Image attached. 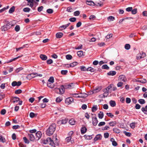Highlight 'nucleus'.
Wrapping results in <instances>:
<instances>
[{"label":"nucleus","instance_id":"nucleus-4","mask_svg":"<svg viewBox=\"0 0 147 147\" xmlns=\"http://www.w3.org/2000/svg\"><path fill=\"white\" fill-rule=\"evenodd\" d=\"M55 91L57 93L62 94H63L65 91L64 87L63 85H61L59 88H55Z\"/></svg>","mask_w":147,"mask_h":147},{"label":"nucleus","instance_id":"nucleus-12","mask_svg":"<svg viewBox=\"0 0 147 147\" xmlns=\"http://www.w3.org/2000/svg\"><path fill=\"white\" fill-rule=\"evenodd\" d=\"M86 3L87 5H89L91 6H95V3L92 1H87Z\"/></svg>","mask_w":147,"mask_h":147},{"label":"nucleus","instance_id":"nucleus-22","mask_svg":"<svg viewBox=\"0 0 147 147\" xmlns=\"http://www.w3.org/2000/svg\"><path fill=\"white\" fill-rule=\"evenodd\" d=\"M95 3V5L99 6L100 7H101L103 6L102 3L100 1H99V2H96Z\"/></svg>","mask_w":147,"mask_h":147},{"label":"nucleus","instance_id":"nucleus-56","mask_svg":"<svg viewBox=\"0 0 147 147\" xmlns=\"http://www.w3.org/2000/svg\"><path fill=\"white\" fill-rule=\"evenodd\" d=\"M80 14V12L79 11H77L74 13V15L75 16H78Z\"/></svg>","mask_w":147,"mask_h":147},{"label":"nucleus","instance_id":"nucleus-14","mask_svg":"<svg viewBox=\"0 0 147 147\" xmlns=\"http://www.w3.org/2000/svg\"><path fill=\"white\" fill-rule=\"evenodd\" d=\"M73 101V99L72 97H69L66 98L65 100L66 103H70Z\"/></svg>","mask_w":147,"mask_h":147},{"label":"nucleus","instance_id":"nucleus-3","mask_svg":"<svg viewBox=\"0 0 147 147\" xmlns=\"http://www.w3.org/2000/svg\"><path fill=\"white\" fill-rule=\"evenodd\" d=\"M13 26V25L12 24V22H7L5 25L1 27V30L2 31H4L10 29L11 26Z\"/></svg>","mask_w":147,"mask_h":147},{"label":"nucleus","instance_id":"nucleus-40","mask_svg":"<svg viewBox=\"0 0 147 147\" xmlns=\"http://www.w3.org/2000/svg\"><path fill=\"white\" fill-rule=\"evenodd\" d=\"M109 124L111 126H114L116 125V123L115 121H112L110 122Z\"/></svg>","mask_w":147,"mask_h":147},{"label":"nucleus","instance_id":"nucleus-25","mask_svg":"<svg viewBox=\"0 0 147 147\" xmlns=\"http://www.w3.org/2000/svg\"><path fill=\"white\" fill-rule=\"evenodd\" d=\"M13 102L14 103L17 102L20 100V98L17 97H13L12 98Z\"/></svg>","mask_w":147,"mask_h":147},{"label":"nucleus","instance_id":"nucleus-50","mask_svg":"<svg viewBox=\"0 0 147 147\" xmlns=\"http://www.w3.org/2000/svg\"><path fill=\"white\" fill-rule=\"evenodd\" d=\"M62 100V98L60 97H57L56 100V101L57 102H59Z\"/></svg>","mask_w":147,"mask_h":147},{"label":"nucleus","instance_id":"nucleus-13","mask_svg":"<svg viewBox=\"0 0 147 147\" xmlns=\"http://www.w3.org/2000/svg\"><path fill=\"white\" fill-rule=\"evenodd\" d=\"M28 137L29 140L31 141H34L35 139V138L34 136L32 134H28Z\"/></svg>","mask_w":147,"mask_h":147},{"label":"nucleus","instance_id":"nucleus-23","mask_svg":"<svg viewBox=\"0 0 147 147\" xmlns=\"http://www.w3.org/2000/svg\"><path fill=\"white\" fill-rule=\"evenodd\" d=\"M27 1H28V3H30V5H29L31 8H32L33 6V2L34 0H26Z\"/></svg>","mask_w":147,"mask_h":147},{"label":"nucleus","instance_id":"nucleus-51","mask_svg":"<svg viewBox=\"0 0 147 147\" xmlns=\"http://www.w3.org/2000/svg\"><path fill=\"white\" fill-rule=\"evenodd\" d=\"M76 18L74 17L71 18L69 19V20L71 22H74L76 21Z\"/></svg>","mask_w":147,"mask_h":147},{"label":"nucleus","instance_id":"nucleus-39","mask_svg":"<svg viewBox=\"0 0 147 147\" xmlns=\"http://www.w3.org/2000/svg\"><path fill=\"white\" fill-rule=\"evenodd\" d=\"M113 131L116 133L119 134L120 132V130L117 128H115L113 129Z\"/></svg>","mask_w":147,"mask_h":147},{"label":"nucleus","instance_id":"nucleus-15","mask_svg":"<svg viewBox=\"0 0 147 147\" xmlns=\"http://www.w3.org/2000/svg\"><path fill=\"white\" fill-rule=\"evenodd\" d=\"M110 141L112 142V144L113 146H116L117 145V142L113 138H111Z\"/></svg>","mask_w":147,"mask_h":147},{"label":"nucleus","instance_id":"nucleus-45","mask_svg":"<svg viewBox=\"0 0 147 147\" xmlns=\"http://www.w3.org/2000/svg\"><path fill=\"white\" fill-rule=\"evenodd\" d=\"M105 92L103 94V96H104V97H107L108 95L109 94V92L108 91H106V90H105L104 91Z\"/></svg>","mask_w":147,"mask_h":147},{"label":"nucleus","instance_id":"nucleus-29","mask_svg":"<svg viewBox=\"0 0 147 147\" xmlns=\"http://www.w3.org/2000/svg\"><path fill=\"white\" fill-rule=\"evenodd\" d=\"M15 9V7L14 6H13L12 7H11L9 9V12L10 13H12L14 11Z\"/></svg>","mask_w":147,"mask_h":147},{"label":"nucleus","instance_id":"nucleus-18","mask_svg":"<svg viewBox=\"0 0 147 147\" xmlns=\"http://www.w3.org/2000/svg\"><path fill=\"white\" fill-rule=\"evenodd\" d=\"M63 35V34L62 32H58L56 35V37L58 38H60L62 37Z\"/></svg>","mask_w":147,"mask_h":147},{"label":"nucleus","instance_id":"nucleus-21","mask_svg":"<svg viewBox=\"0 0 147 147\" xmlns=\"http://www.w3.org/2000/svg\"><path fill=\"white\" fill-rule=\"evenodd\" d=\"M69 122L70 124L73 125L75 124L76 121L74 119H71L69 120Z\"/></svg>","mask_w":147,"mask_h":147},{"label":"nucleus","instance_id":"nucleus-19","mask_svg":"<svg viewBox=\"0 0 147 147\" xmlns=\"http://www.w3.org/2000/svg\"><path fill=\"white\" fill-rule=\"evenodd\" d=\"M116 72L115 71H111L107 73V74L109 76H113L116 74Z\"/></svg>","mask_w":147,"mask_h":147},{"label":"nucleus","instance_id":"nucleus-52","mask_svg":"<svg viewBox=\"0 0 147 147\" xmlns=\"http://www.w3.org/2000/svg\"><path fill=\"white\" fill-rule=\"evenodd\" d=\"M67 72L68 71L67 70H62L61 71V73L63 75H66Z\"/></svg>","mask_w":147,"mask_h":147},{"label":"nucleus","instance_id":"nucleus-5","mask_svg":"<svg viewBox=\"0 0 147 147\" xmlns=\"http://www.w3.org/2000/svg\"><path fill=\"white\" fill-rule=\"evenodd\" d=\"M37 76L42 77V75L40 74H38L36 73H32L28 75L27 76L26 78L27 79L30 80L32 78Z\"/></svg>","mask_w":147,"mask_h":147},{"label":"nucleus","instance_id":"nucleus-6","mask_svg":"<svg viewBox=\"0 0 147 147\" xmlns=\"http://www.w3.org/2000/svg\"><path fill=\"white\" fill-rule=\"evenodd\" d=\"M146 56V53L143 51H142L139 54L137 55V59H141L144 58Z\"/></svg>","mask_w":147,"mask_h":147},{"label":"nucleus","instance_id":"nucleus-55","mask_svg":"<svg viewBox=\"0 0 147 147\" xmlns=\"http://www.w3.org/2000/svg\"><path fill=\"white\" fill-rule=\"evenodd\" d=\"M71 96L72 97H77V98H79L78 97H77V96H79V95H78V94H76V93L71 94Z\"/></svg>","mask_w":147,"mask_h":147},{"label":"nucleus","instance_id":"nucleus-27","mask_svg":"<svg viewBox=\"0 0 147 147\" xmlns=\"http://www.w3.org/2000/svg\"><path fill=\"white\" fill-rule=\"evenodd\" d=\"M87 129L85 127H82L81 129V132L82 134H84L86 131Z\"/></svg>","mask_w":147,"mask_h":147},{"label":"nucleus","instance_id":"nucleus-46","mask_svg":"<svg viewBox=\"0 0 147 147\" xmlns=\"http://www.w3.org/2000/svg\"><path fill=\"white\" fill-rule=\"evenodd\" d=\"M30 10V9L28 7H26L24 8L23 9V11L24 12H29Z\"/></svg>","mask_w":147,"mask_h":147},{"label":"nucleus","instance_id":"nucleus-47","mask_svg":"<svg viewBox=\"0 0 147 147\" xmlns=\"http://www.w3.org/2000/svg\"><path fill=\"white\" fill-rule=\"evenodd\" d=\"M23 139L25 143L28 144L29 143V140L27 139L26 137H24L23 138Z\"/></svg>","mask_w":147,"mask_h":147},{"label":"nucleus","instance_id":"nucleus-10","mask_svg":"<svg viewBox=\"0 0 147 147\" xmlns=\"http://www.w3.org/2000/svg\"><path fill=\"white\" fill-rule=\"evenodd\" d=\"M92 124L94 126H96L98 123L97 118L96 117H92Z\"/></svg>","mask_w":147,"mask_h":147},{"label":"nucleus","instance_id":"nucleus-48","mask_svg":"<svg viewBox=\"0 0 147 147\" xmlns=\"http://www.w3.org/2000/svg\"><path fill=\"white\" fill-rule=\"evenodd\" d=\"M97 106L95 105L92 107V111L93 112H94L97 110Z\"/></svg>","mask_w":147,"mask_h":147},{"label":"nucleus","instance_id":"nucleus-36","mask_svg":"<svg viewBox=\"0 0 147 147\" xmlns=\"http://www.w3.org/2000/svg\"><path fill=\"white\" fill-rule=\"evenodd\" d=\"M107 19L110 21H113L115 19V18L112 16H110L108 17Z\"/></svg>","mask_w":147,"mask_h":147},{"label":"nucleus","instance_id":"nucleus-58","mask_svg":"<svg viewBox=\"0 0 147 147\" xmlns=\"http://www.w3.org/2000/svg\"><path fill=\"white\" fill-rule=\"evenodd\" d=\"M105 124V122H101L98 124V126L99 127L104 125Z\"/></svg>","mask_w":147,"mask_h":147},{"label":"nucleus","instance_id":"nucleus-59","mask_svg":"<svg viewBox=\"0 0 147 147\" xmlns=\"http://www.w3.org/2000/svg\"><path fill=\"white\" fill-rule=\"evenodd\" d=\"M124 133H125V135H126L127 136L130 137L131 136V134L130 132H127L126 131H125L124 132Z\"/></svg>","mask_w":147,"mask_h":147},{"label":"nucleus","instance_id":"nucleus-57","mask_svg":"<svg viewBox=\"0 0 147 147\" xmlns=\"http://www.w3.org/2000/svg\"><path fill=\"white\" fill-rule=\"evenodd\" d=\"M133 9L132 7H128L126 9V10L127 11L130 12L132 10V9Z\"/></svg>","mask_w":147,"mask_h":147},{"label":"nucleus","instance_id":"nucleus-28","mask_svg":"<svg viewBox=\"0 0 147 147\" xmlns=\"http://www.w3.org/2000/svg\"><path fill=\"white\" fill-rule=\"evenodd\" d=\"M104 116L103 113L101 111L100 112V113L98 114V116L99 118L102 119L103 118Z\"/></svg>","mask_w":147,"mask_h":147},{"label":"nucleus","instance_id":"nucleus-64","mask_svg":"<svg viewBox=\"0 0 147 147\" xmlns=\"http://www.w3.org/2000/svg\"><path fill=\"white\" fill-rule=\"evenodd\" d=\"M47 63L48 64H51L53 63V60L51 59L47 60Z\"/></svg>","mask_w":147,"mask_h":147},{"label":"nucleus","instance_id":"nucleus-32","mask_svg":"<svg viewBox=\"0 0 147 147\" xmlns=\"http://www.w3.org/2000/svg\"><path fill=\"white\" fill-rule=\"evenodd\" d=\"M102 69L108 70L109 69V67L107 65L105 64L102 66Z\"/></svg>","mask_w":147,"mask_h":147},{"label":"nucleus","instance_id":"nucleus-17","mask_svg":"<svg viewBox=\"0 0 147 147\" xmlns=\"http://www.w3.org/2000/svg\"><path fill=\"white\" fill-rule=\"evenodd\" d=\"M47 86L51 88H53L54 87L55 85L53 83L48 82L47 84Z\"/></svg>","mask_w":147,"mask_h":147},{"label":"nucleus","instance_id":"nucleus-61","mask_svg":"<svg viewBox=\"0 0 147 147\" xmlns=\"http://www.w3.org/2000/svg\"><path fill=\"white\" fill-rule=\"evenodd\" d=\"M96 18V16L93 15H91L89 17V19L90 20H93Z\"/></svg>","mask_w":147,"mask_h":147},{"label":"nucleus","instance_id":"nucleus-44","mask_svg":"<svg viewBox=\"0 0 147 147\" xmlns=\"http://www.w3.org/2000/svg\"><path fill=\"white\" fill-rule=\"evenodd\" d=\"M22 92V91L20 89H18L17 90H16L15 91V94H18L21 93Z\"/></svg>","mask_w":147,"mask_h":147},{"label":"nucleus","instance_id":"nucleus-37","mask_svg":"<svg viewBox=\"0 0 147 147\" xmlns=\"http://www.w3.org/2000/svg\"><path fill=\"white\" fill-rule=\"evenodd\" d=\"M78 64V63L76 62H74L71 64L69 65V66H71V67H73L76 65Z\"/></svg>","mask_w":147,"mask_h":147},{"label":"nucleus","instance_id":"nucleus-53","mask_svg":"<svg viewBox=\"0 0 147 147\" xmlns=\"http://www.w3.org/2000/svg\"><path fill=\"white\" fill-rule=\"evenodd\" d=\"M53 11L52 9H49L47 10V12L48 13H53Z\"/></svg>","mask_w":147,"mask_h":147},{"label":"nucleus","instance_id":"nucleus-2","mask_svg":"<svg viewBox=\"0 0 147 147\" xmlns=\"http://www.w3.org/2000/svg\"><path fill=\"white\" fill-rule=\"evenodd\" d=\"M56 127V124L55 123H53L47 130V134L49 136L52 135L55 130Z\"/></svg>","mask_w":147,"mask_h":147},{"label":"nucleus","instance_id":"nucleus-9","mask_svg":"<svg viewBox=\"0 0 147 147\" xmlns=\"http://www.w3.org/2000/svg\"><path fill=\"white\" fill-rule=\"evenodd\" d=\"M64 86V89H71L74 87V85L73 83H71L69 84H66Z\"/></svg>","mask_w":147,"mask_h":147},{"label":"nucleus","instance_id":"nucleus-33","mask_svg":"<svg viewBox=\"0 0 147 147\" xmlns=\"http://www.w3.org/2000/svg\"><path fill=\"white\" fill-rule=\"evenodd\" d=\"M86 140H91L92 138V136L85 135L84 136Z\"/></svg>","mask_w":147,"mask_h":147},{"label":"nucleus","instance_id":"nucleus-31","mask_svg":"<svg viewBox=\"0 0 147 147\" xmlns=\"http://www.w3.org/2000/svg\"><path fill=\"white\" fill-rule=\"evenodd\" d=\"M87 71H90L91 72H94L95 71V69L93 68H92L91 67H88L87 69Z\"/></svg>","mask_w":147,"mask_h":147},{"label":"nucleus","instance_id":"nucleus-42","mask_svg":"<svg viewBox=\"0 0 147 147\" xmlns=\"http://www.w3.org/2000/svg\"><path fill=\"white\" fill-rule=\"evenodd\" d=\"M138 102L140 104H143L145 103V101L143 99H140L138 100Z\"/></svg>","mask_w":147,"mask_h":147},{"label":"nucleus","instance_id":"nucleus-62","mask_svg":"<svg viewBox=\"0 0 147 147\" xmlns=\"http://www.w3.org/2000/svg\"><path fill=\"white\" fill-rule=\"evenodd\" d=\"M126 102L127 104L131 102V99L129 98H127L126 99Z\"/></svg>","mask_w":147,"mask_h":147},{"label":"nucleus","instance_id":"nucleus-26","mask_svg":"<svg viewBox=\"0 0 147 147\" xmlns=\"http://www.w3.org/2000/svg\"><path fill=\"white\" fill-rule=\"evenodd\" d=\"M109 103L111 106L112 107H114L116 105L115 102L114 101L112 100L110 101Z\"/></svg>","mask_w":147,"mask_h":147},{"label":"nucleus","instance_id":"nucleus-60","mask_svg":"<svg viewBox=\"0 0 147 147\" xmlns=\"http://www.w3.org/2000/svg\"><path fill=\"white\" fill-rule=\"evenodd\" d=\"M106 114L109 117L111 118H112L114 117V115L110 113H107Z\"/></svg>","mask_w":147,"mask_h":147},{"label":"nucleus","instance_id":"nucleus-41","mask_svg":"<svg viewBox=\"0 0 147 147\" xmlns=\"http://www.w3.org/2000/svg\"><path fill=\"white\" fill-rule=\"evenodd\" d=\"M131 13L133 14H135L137 13V8L134 9H132L131 11Z\"/></svg>","mask_w":147,"mask_h":147},{"label":"nucleus","instance_id":"nucleus-20","mask_svg":"<svg viewBox=\"0 0 147 147\" xmlns=\"http://www.w3.org/2000/svg\"><path fill=\"white\" fill-rule=\"evenodd\" d=\"M40 58L43 60H46L47 59V57L45 55L41 54L40 55Z\"/></svg>","mask_w":147,"mask_h":147},{"label":"nucleus","instance_id":"nucleus-30","mask_svg":"<svg viewBox=\"0 0 147 147\" xmlns=\"http://www.w3.org/2000/svg\"><path fill=\"white\" fill-rule=\"evenodd\" d=\"M113 84H111L108 86L106 88H105V90L106 91H108L109 92V90H110L113 87Z\"/></svg>","mask_w":147,"mask_h":147},{"label":"nucleus","instance_id":"nucleus-11","mask_svg":"<svg viewBox=\"0 0 147 147\" xmlns=\"http://www.w3.org/2000/svg\"><path fill=\"white\" fill-rule=\"evenodd\" d=\"M102 138V136L100 134H97L94 138V141L95 142L97 140H100Z\"/></svg>","mask_w":147,"mask_h":147},{"label":"nucleus","instance_id":"nucleus-8","mask_svg":"<svg viewBox=\"0 0 147 147\" xmlns=\"http://www.w3.org/2000/svg\"><path fill=\"white\" fill-rule=\"evenodd\" d=\"M36 137L35 139L37 140H39L41 138L42 134L41 132L40 131H38L36 134Z\"/></svg>","mask_w":147,"mask_h":147},{"label":"nucleus","instance_id":"nucleus-7","mask_svg":"<svg viewBox=\"0 0 147 147\" xmlns=\"http://www.w3.org/2000/svg\"><path fill=\"white\" fill-rule=\"evenodd\" d=\"M118 80L120 81H122L124 82L127 81V80L125 76L124 75H121L119 76L118 78Z\"/></svg>","mask_w":147,"mask_h":147},{"label":"nucleus","instance_id":"nucleus-1","mask_svg":"<svg viewBox=\"0 0 147 147\" xmlns=\"http://www.w3.org/2000/svg\"><path fill=\"white\" fill-rule=\"evenodd\" d=\"M58 142V140L57 138V135L55 134L53 137V140L50 137H48L46 140H44V143L45 144H49L50 145L55 147V145H56V143Z\"/></svg>","mask_w":147,"mask_h":147},{"label":"nucleus","instance_id":"nucleus-63","mask_svg":"<svg viewBox=\"0 0 147 147\" xmlns=\"http://www.w3.org/2000/svg\"><path fill=\"white\" fill-rule=\"evenodd\" d=\"M35 116V114L33 112H31L30 114V116L31 118H33Z\"/></svg>","mask_w":147,"mask_h":147},{"label":"nucleus","instance_id":"nucleus-35","mask_svg":"<svg viewBox=\"0 0 147 147\" xmlns=\"http://www.w3.org/2000/svg\"><path fill=\"white\" fill-rule=\"evenodd\" d=\"M48 82L53 83L54 82V78L53 77H51L48 80Z\"/></svg>","mask_w":147,"mask_h":147},{"label":"nucleus","instance_id":"nucleus-54","mask_svg":"<svg viewBox=\"0 0 147 147\" xmlns=\"http://www.w3.org/2000/svg\"><path fill=\"white\" fill-rule=\"evenodd\" d=\"M0 141L3 142H5V138L3 137L2 136L0 135Z\"/></svg>","mask_w":147,"mask_h":147},{"label":"nucleus","instance_id":"nucleus-16","mask_svg":"<svg viewBox=\"0 0 147 147\" xmlns=\"http://www.w3.org/2000/svg\"><path fill=\"white\" fill-rule=\"evenodd\" d=\"M88 96V94L85 93H81L80 96L78 97L79 98H85L87 97Z\"/></svg>","mask_w":147,"mask_h":147},{"label":"nucleus","instance_id":"nucleus-38","mask_svg":"<svg viewBox=\"0 0 147 147\" xmlns=\"http://www.w3.org/2000/svg\"><path fill=\"white\" fill-rule=\"evenodd\" d=\"M125 48L126 50H129L130 48V45L129 44H126L125 46Z\"/></svg>","mask_w":147,"mask_h":147},{"label":"nucleus","instance_id":"nucleus-43","mask_svg":"<svg viewBox=\"0 0 147 147\" xmlns=\"http://www.w3.org/2000/svg\"><path fill=\"white\" fill-rule=\"evenodd\" d=\"M20 29V27L19 25H16L15 28V30L17 32L19 31Z\"/></svg>","mask_w":147,"mask_h":147},{"label":"nucleus","instance_id":"nucleus-34","mask_svg":"<svg viewBox=\"0 0 147 147\" xmlns=\"http://www.w3.org/2000/svg\"><path fill=\"white\" fill-rule=\"evenodd\" d=\"M83 52L82 51H80L77 52V54L78 56L80 57L83 55Z\"/></svg>","mask_w":147,"mask_h":147},{"label":"nucleus","instance_id":"nucleus-24","mask_svg":"<svg viewBox=\"0 0 147 147\" xmlns=\"http://www.w3.org/2000/svg\"><path fill=\"white\" fill-rule=\"evenodd\" d=\"M141 110L144 114H147V105L145 107H142L141 109Z\"/></svg>","mask_w":147,"mask_h":147},{"label":"nucleus","instance_id":"nucleus-49","mask_svg":"<svg viewBox=\"0 0 147 147\" xmlns=\"http://www.w3.org/2000/svg\"><path fill=\"white\" fill-rule=\"evenodd\" d=\"M66 58L67 59L70 60L72 59V56L70 55H67L66 56Z\"/></svg>","mask_w":147,"mask_h":147}]
</instances>
